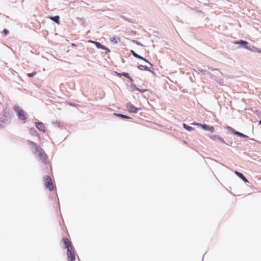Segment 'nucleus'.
Wrapping results in <instances>:
<instances>
[{"label":"nucleus","instance_id":"31","mask_svg":"<svg viewBox=\"0 0 261 261\" xmlns=\"http://www.w3.org/2000/svg\"><path fill=\"white\" fill-rule=\"evenodd\" d=\"M258 123L259 124H261V120L259 121Z\"/></svg>","mask_w":261,"mask_h":261},{"label":"nucleus","instance_id":"21","mask_svg":"<svg viewBox=\"0 0 261 261\" xmlns=\"http://www.w3.org/2000/svg\"><path fill=\"white\" fill-rule=\"evenodd\" d=\"M110 40L113 43L117 44L118 43L117 38L115 37L111 38Z\"/></svg>","mask_w":261,"mask_h":261},{"label":"nucleus","instance_id":"2","mask_svg":"<svg viewBox=\"0 0 261 261\" xmlns=\"http://www.w3.org/2000/svg\"><path fill=\"white\" fill-rule=\"evenodd\" d=\"M65 248L67 249V256L68 261H74L75 260V254L73 251V247L71 242L67 239H63Z\"/></svg>","mask_w":261,"mask_h":261},{"label":"nucleus","instance_id":"4","mask_svg":"<svg viewBox=\"0 0 261 261\" xmlns=\"http://www.w3.org/2000/svg\"><path fill=\"white\" fill-rule=\"evenodd\" d=\"M44 186L49 189L50 191H52L54 188V185L51 178L49 176H46L44 178Z\"/></svg>","mask_w":261,"mask_h":261},{"label":"nucleus","instance_id":"25","mask_svg":"<svg viewBox=\"0 0 261 261\" xmlns=\"http://www.w3.org/2000/svg\"><path fill=\"white\" fill-rule=\"evenodd\" d=\"M138 59H140L143 61H144L145 62L148 63V64H149L150 65H152V64H151L148 61H147L145 58H144L143 57H141L140 56V58H138Z\"/></svg>","mask_w":261,"mask_h":261},{"label":"nucleus","instance_id":"19","mask_svg":"<svg viewBox=\"0 0 261 261\" xmlns=\"http://www.w3.org/2000/svg\"><path fill=\"white\" fill-rule=\"evenodd\" d=\"M234 135H236L239 137H243V138H247V136L239 132H235Z\"/></svg>","mask_w":261,"mask_h":261},{"label":"nucleus","instance_id":"27","mask_svg":"<svg viewBox=\"0 0 261 261\" xmlns=\"http://www.w3.org/2000/svg\"><path fill=\"white\" fill-rule=\"evenodd\" d=\"M255 52H257V53H261V50H260L259 48H255Z\"/></svg>","mask_w":261,"mask_h":261},{"label":"nucleus","instance_id":"12","mask_svg":"<svg viewBox=\"0 0 261 261\" xmlns=\"http://www.w3.org/2000/svg\"><path fill=\"white\" fill-rule=\"evenodd\" d=\"M117 74L120 76H123L128 79L130 82H133V80L131 77H130L128 73H125V72H123L122 73H117Z\"/></svg>","mask_w":261,"mask_h":261},{"label":"nucleus","instance_id":"17","mask_svg":"<svg viewBox=\"0 0 261 261\" xmlns=\"http://www.w3.org/2000/svg\"><path fill=\"white\" fill-rule=\"evenodd\" d=\"M138 68L141 70H147L150 71L149 69L147 67H145L143 65H140L138 66Z\"/></svg>","mask_w":261,"mask_h":261},{"label":"nucleus","instance_id":"15","mask_svg":"<svg viewBox=\"0 0 261 261\" xmlns=\"http://www.w3.org/2000/svg\"><path fill=\"white\" fill-rule=\"evenodd\" d=\"M182 125H183L184 127L186 129H187V130H188V131H190H190H192V130H194V128L193 127H191V126H188V125H186L185 123H183V124H182Z\"/></svg>","mask_w":261,"mask_h":261},{"label":"nucleus","instance_id":"8","mask_svg":"<svg viewBox=\"0 0 261 261\" xmlns=\"http://www.w3.org/2000/svg\"><path fill=\"white\" fill-rule=\"evenodd\" d=\"M36 127L40 131L45 132V125L42 122L36 123Z\"/></svg>","mask_w":261,"mask_h":261},{"label":"nucleus","instance_id":"29","mask_svg":"<svg viewBox=\"0 0 261 261\" xmlns=\"http://www.w3.org/2000/svg\"><path fill=\"white\" fill-rule=\"evenodd\" d=\"M4 32L5 35H7L8 33V31L7 30H6V29H5L4 30Z\"/></svg>","mask_w":261,"mask_h":261},{"label":"nucleus","instance_id":"23","mask_svg":"<svg viewBox=\"0 0 261 261\" xmlns=\"http://www.w3.org/2000/svg\"><path fill=\"white\" fill-rule=\"evenodd\" d=\"M228 129L229 130H230L231 132V133H233V134H234L235 132H238V131L235 130L233 128H231L230 127H228Z\"/></svg>","mask_w":261,"mask_h":261},{"label":"nucleus","instance_id":"28","mask_svg":"<svg viewBox=\"0 0 261 261\" xmlns=\"http://www.w3.org/2000/svg\"><path fill=\"white\" fill-rule=\"evenodd\" d=\"M193 125H197V126H200V125H201V124H199V123H196V122H193L192 123Z\"/></svg>","mask_w":261,"mask_h":261},{"label":"nucleus","instance_id":"5","mask_svg":"<svg viewBox=\"0 0 261 261\" xmlns=\"http://www.w3.org/2000/svg\"><path fill=\"white\" fill-rule=\"evenodd\" d=\"M126 107L129 112L134 113H137L138 112V110L141 109V108H136L130 102H128L126 104Z\"/></svg>","mask_w":261,"mask_h":261},{"label":"nucleus","instance_id":"11","mask_svg":"<svg viewBox=\"0 0 261 261\" xmlns=\"http://www.w3.org/2000/svg\"><path fill=\"white\" fill-rule=\"evenodd\" d=\"M234 43L236 44H240L244 48V46H247V45L248 44V42L247 41L242 40H241L240 41H235L234 42Z\"/></svg>","mask_w":261,"mask_h":261},{"label":"nucleus","instance_id":"10","mask_svg":"<svg viewBox=\"0 0 261 261\" xmlns=\"http://www.w3.org/2000/svg\"><path fill=\"white\" fill-rule=\"evenodd\" d=\"M235 174L239 177L241 179H242L244 182H248V180L246 179V178L243 175V174L240 172H239L237 171L234 172Z\"/></svg>","mask_w":261,"mask_h":261},{"label":"nucleus","instance_id":"20","mask_svg":"<svg viewBox=\"0 0 261 261\" xmlns=\"http://www.w3.org/2000/svg\"><path fill=\"white\" fill-rule=\"evenodd\" d=\"M130 52L135 57L137 58H140V56L136 54L133 50H131Z\"/></svg>","mask_w":261,"mask_h":261},{"label":"nucleus","instance_id":"6","mask_svg":"<svg viewBox=\"0 0 261 261\" xmlns=\"http://www.w3.org/2000/svg\"><path fill=\"white\" fill-rule=\"evenodd\" d=\"M89 42L90 43H93L95 45V46H96L97 48H100V49H102L103 50H107L108 51L110 52V50H109V49L107 47H106V46H105L104 45L101 44L100 43L98 42H96V41H89Z\"/></svg>","mask_w":261,"mask_h":261},{"label":"nucleus","instance_id":"26","mask_svg":"<svg viewBox=\"0 0 261 261\" xmlns=\"http://www.w3.org/2000/svg\"><path fill=\"white\" fill-rule=\"evenodd\" d=\"M134 42H135V43H136L137 44H138L139 45L142 46V45L141 44V43L140 42H138L137 41H134Z\"/></svg>","mask_w":261,"mask_h":261},{"label":"nucleus","instance_id":"18","mask_svg":"<svg viewBox=\"0 0 261 261\" xmlns=\"http://www.w3.org/2000/svg\"><path fill=\"white\" fill-rule=\"evenodd\" d=\"M9 122V120L7 118H2L0 120V124L2 125L3 124H6Z\"/></svg>","mask_w":261,"mask_h":261},{"label":"nucleus","instance_id":"24","mask_svg":"<svg viewBox=\"0 0 261 261\" xmlns=\"http://www.w3.org/2000/svg\"><path fill=\"white\" fill-rule=\"evenodd\" d=\"M36 73L35 72H33L29 73L28 74V76L32 77L33 76H34L36 74Z\"/></svg>","mask_w":261,"mask_h":261},{"label":"nucleus","instance_id":"22","mask_svg":"<svg viewBox=\"0 0 261 261\" xmlns=\"http://www.w3.org/2000/svg\"><path fill=\"white\" fill-rule=\"evenodd\" d=\"M131 88H133L134 90H140V89L136 87V86L134 84H133L131 85Z\"/></svg>","mask_w":261,"mask_h":261},{"label":"nucleus","instance_id":"1","mask_svg":"<svg viewBox=\"0 0 261 261\" xmlns=\"http://www.w3.org/2000/svg\"><path fill=\"white\" fill-rule=\"evenodd\" d=\"M31 148L37 159L43 163H46V157L44 150L36 143L31 142Z\"/></svg>","mask_w":261,"mask_h":261},{"label":"nucleus","instance_id":"30","mask_svg":"<svg viewBox=\"0 0 261 261\" xmlns=\"http://www.w3.org/2000/svg\"><path fill=\"white\" fill-rule=\"evenodd\" d=\"M139 91H140L141 92H145V90H141L140 89V90H139Z\"/></svg>","mask_w":261,"mask_h":261},{"label":"nucleus","instance_id":"9","mask_svg":"<svg viewBox=\"0 0 261 261\" xmlns=\"http://www.w3.org/2000/svg\"><path fill=\"white\" fill-rule=\"evenodd\" d=\"M211 138L213 140H214L215 141H217L218 142L222 143H225L224 140L221 137H219V136L214 135V136H213Z\"/></svg>","mask_w":261,"mask_h":261},{"label":"nucleus","instance_id":"16","mask_svg":"<svg viewBox=\"0 0 261 261\" xmlns=\"http://www.w3.org/2000/svg\"><path fill=\"white\" fill-rule=\"evenodd\" d=\"M114 115H116L118 117H120L121 118H125V119H130V117L126 116V115H124L123 114H117V113H114Z\"/></svg>","mask_w":261,"mask_h":261},{"label":"nucleus","instance_id":"3","mask_svg":"<svg viewBox=\"0 0 261 261\" xmlns=\"http://www.w3.org/2000/svg\"><path fill=\"white\" fill-rule=\"evenodd\" d=\"M13 109L20 120H24L27 119V116L26 113L20 107L15 106L13 107Z\"/></svg>","mask_w":261,"mask_h":261},{"label":"nucleus","instance_id":"13","mask_svg":"<svg viewBox=\"0 0 261 261\" xmlns=\"http://www.w3.org/2000/svg\"><path fill=\"white\" fill-rule=\"evenodd\" d=\"M244 48L252 52H255V47L253 46H244Z\"/></svg>","mask_w":261,"mask_h":261},{"label":"nucleus","instance_id":"7","mask_svg":"<svg viewBox=\"0 0 261 261\" xmlns=\"http://www.w3.org/2000/svg\"><path fill=\"white\" fill-rule=\"evenodd\" d=\"M200 127L205 130H208L211 132H214V127L212 126L207 124H201L200 125Z\"/></svg>","mask_w":261,"mask_h":261},{"label":"nucleus","instance_id":"14","mask_svg":"<svg viewBox=\"0 0 261 261\" xmlns=\"http://www.w3.org/2000/svg\"><path fill=\"white\" fill-rule=\"evenodd\" d=\"M50 19H51L53 21H55V22H56V23H57L59 24V18H60V17H59V16H54V17H50Z\"/></svg>","mask_w":261,"mask_h":261}]
</instances>
